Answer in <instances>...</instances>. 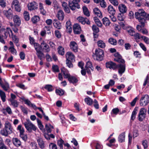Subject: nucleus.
Masks as SVG:
<instances>
[{
	"label": "nucleus",
	"instance_id": "nucleus-1",
	"mask_svg": "<svg viewBox=\"0 0 149 149\" xmlns=\"http://www.w3.org/2000/svg\"><path fill=\"white\" fill-rule=\"evenodd\" d=\"M135 18L138 19L141 25H137L136 29L139 31H141L142 29V28L145 26L146 22V20H149V14L145 12L143 9H139L138 11L135 13Z\"/></svg>",
	"mask_w": 149,
	"mask_h": 149
},
{
	"label": "nucleus",
	"instance_id": "nucleus-2",
	"mask_svg": "<svg viewBox=\"0 0 149 149\" xmlns=\"http://www.w3.org/2000/svg\"><path fill=\"white\" fill-rule=\"evenodd\" d=\"M13 128L10 123L8 121H7L5 124L4 128L0 131V133L3 136H7L9 134L13 133Z\"/></svg>",
	"mask_w": 149,
	"mask_h": 149
},
{
	"label": "nucleus",
	"instance_id": "nucleus-3",
	"mask_svg": "<svg viewBox=\"0 0 149 149\" xmlns=\"http://www.w3.org/2000/svg\"><path fill=\"white\" fill-rule=\"evenodd\" d=\"M149 103V95L147 94L143 95L140 100V105L145 106L147 105Z\"/></svg>",
	"mask_w": 149,
	"mask_h": 149
},
{
	"label": "nucleus",
	"instance_id": "nucleus-4",
	"mask_svg": "<svg viewBox=\"0 0 149 149\" xmlns=\"http://www.w3.org/2000/svg\"><path fill=\"white\" fill-rule=\"evenodd\" d=\"M24 125L27 130L29 132H31V130H33L35 131L36 129V127L33 125L29 120L24 123Z\"/></svg>",
	"mask_w": 149,
	"mask_h": 149
},
{
	"label": "nucleus",
	"instance_id": "nucleus-5",
	"mask_svg": "<svg viewBox=\"0 0 149 149\" xmlns=\"http://www.w3.org/2000/svg\"><path fill=\"white\" fill-rule=\"evenodd\" d=\"M80 0H73L72 2L69 1V5L70 9L72 10H75L76 8L79 9L80 6L78 4Z\"/></svg>",
	"mask_w": 149,
	"mask_h": 149
},
{
	"label": "nucleus",
	"instance_id": "nucleus-6",
	"mask_svg": "<svg viewBox=\"0 0 149 149\" xmlns=\"http://www.w3.org/2000/svg\"><path fill=\"white\" fill-rule=\"evenodd\" d=\"M95 54L97 60L101 61L103 60L104 56V52L102 50L100 49H96L95 51Z\"/></svg>",
	"mask_w": 149,
	"mask_h": 149
},
{
	"label": "nucleus",
	"instance_id": "nucleus-7",
	"mask_svg": "<svg viewBox=\"0 0 149 149\" xmlns=\"http://www.w3.org/2000/svg\"><path fill=\"white\" fill-rule=\"evenodd\" d=\"M3 12L4 15L9 20H11L13 17V12L10 8L8 10H4Z\"/></svg>",
	"mask_w": 149,
	"mask_h": 149
},
{
	"label": "nucleus",
	"instance_id": "nucleus-8",
	"mask_svg": "<svg viewBox=\"0 0 149 149\" xmlns=\"http://www.w3.org/2000/svg\"><path fill=\"white\" fill-rule=\"evenodd\" d=\"M146 109L144 108H142L140 110L139 115V120L140 121H142L146 118Z\"/></svg>",
	"mask_w": 149,
	"mask_h": 149
},
{
	"label": "nucleus",
	"instance_id": "nucleus-9",
	"mask_svg": "<svg viewBox=\"0 0 149 149\" xmlns=\"http://www.w3.org/2000/svg\"><path fill=\"white\" fill-rule=\"evenodd\" d=\"M118 73L120 75H122L123 73L125 71V64L124 63H122V64H119L118 65Z\"/></svg>",
	"mask_w": 149,
	"mask_h": 149
},
{
	"label": "nucleus",
	"instance_id": "nucleus-10",
	"mask_svg": "<svg viewBox=\"0 0 149 149\" xmlns=\"http://www.w3.org/2000/svg\"><path fill=\"white\" fill-rule=\"evenodd\" d=\"M73 29L74 33L76 34H80L81 31L80 26L77 24L74 25L73 26Z\"/></svg>",
	"mask_w": 149,
	"mask_h": 149
},
{
	"label": "nucleus",
	"instance_id": "nucleus-11",
	"mask_svg": "<svg viewBox=\"0 0 149 149\" xmlns=\"http://www.w3.org/2000/svg\"><path fill=\"white\" fill-rule=\"evenodd\" d=\"M114 56L117 58L114 59L115 61L122 63H125V61L122 58L121 56L118 53L115 54Z\"/></svg>",
	"mask_w": 149,
	"mask_h": 149
},
{
	"label": "nucleus",
	"instance_id": "nucleus-12",
	"mask_svg": "<svg viewBox=\"0 0 149 149\" xmlns=\"http://www.w3.org/2000/svg\"><path fill=\"white\" fill-rule=\"evenodd\" d=\"M37 6V3L35 1H32L29 3L28 5L29 10H30L37 9L38 8Z\"/></svg>",
	"mask_w": 149,
	"mask_h": 149
},
{
	"label": "nucleus",
	"instance_id": "nucleus-13",
	"mask_svg": "<svg viewBox=\"0 0 149 149\" xmlns=\"http://www.w3.org/2000/svg\"><path fill=\"white\" fill-rule=\"evenodd\" d=\"M13 21L15 25L17 26H19L21 24V20L19 16L17 15L14 16Z\"/></svg>",
	"mask_w": 149,
	"mask_h": 149
},
{
	"label": "nucleus",
	"instance_id": "nucleus-14",
	"mask_svg": "<svg viewBox=\"0 0 149 149\" xmlns=\"http://www.w3.org/2000/svg\"><path fill=\"white\" fill-rule=\"evenodd\" d=\"M106 66L107 68L112 69L113 70L116 69L118 67V65H116L115 63L112 62L106 63Z\"/></svg>",
	"mask_w": 149,
	"mask_h": 149
},
{
	"label": "nucleus",
	"instance_id": "nucleus-15",
	"mask_svg": "<svg viewBox=\"0 0 149 149\" xmlns=\"http://www.w3.org/2000/svg\"><path fill=\"white\" fill-rule=\"evenodd\" d=\"M4 84L3 83L1 78L0 77V84L3 88L5 91H7L9 88L8 83L4 81Z\"/></svg>",
	"mask_w": 149,
	"mask_h": 149
},
{
	"label": "nucleus",
	"instance_id": "nucleus-16",
	"mask_svg": "<svg viewBox=\"0 0 149 149\" xmlns=\"http://www.w3.org/2000/svg\"><path fill=\"white\" fill-rule=\"evenodd\" d=\"M70 46L71 49L75 52H77L78 47L77 44L74 41L70 42Z\"/></svg>",
	"mask_w": 149,
	"mask_h": 149
},
{
	"label": "nucleus",
	"instance_id": "nucleus-17",
	"mask_svg": "<svg viewBox=\"0 0 149 149\" xmlns=\"http://www.w3.org/2000/svg\"><path fill=\"white\" fill-rule=\"evenodd\" d=\"M56 16L60 20H63L64 17V14L63 11L61 10H60L57 12Z\"/></svg>",
	"mask_w": 149,
	"mask_h": 149
},
{
	"label": "nucleus",
	"instance_id": "nucleus-18",
	"mask_svg": "<svg viewBox=\"0 0 149 149\" xmlns=\"http://www.w3.org/2000/svg\"><path fill=\"white\" fill-rule=\"evenodd\" d=\"M37 141L40 148L41 149H44L45 147V143L42 139L38 137Z\"/></svg>",
	"mask_w": 149,
	"mask_h": 149
},
{
	"label": "nucleus",
	"instance_id": "nucleus-19",
	"mask_svg": "<svg viewBox=\"0 0 149 149\" xmlns=\"http://www.w3.org/2000/svg\"><path fill=\"white\" fill-rule=\"evenodd\" d=\"M66 60H74L75 56L74 54L71 52H68L66 54Z\"/></svg>",
	"mask_w": 149,
	"mask_h": 149
},
{
	"label": "nucleus",
	"instance_id": "nucleus-20",
	"mask_svg": "<svg viewBox=\"0 0 149 149\" xmlns=\"http://www.w3.org/2000/svg\"><path fill=\"white\" fill-rule=\"evenodd\" d=\"M12 142L14 145L17 147L21 145L20 141L16 138H14L13 139Z\"/></svg>",
	"mask_w": 149,
	"mask_h": 149
},
{
	"label": "nucleus",
	"instance_id": "nucleus-21",
	"mask_svg": "<svg viewBox=\"0 0 149 149\" xmlns=\"http://www.w3.org/2000/svg\"><path fill=\"white\" fill-rule=\"evenodd\" d=\"M118 8L120 12L122 14L125 13L127 11V7L124 4H122L119 5Z\"/></svg>",
	"mask_w": 149,
	"mask_h": 149
},
{
	"label": "nucleus",
	"instance_id": "nucleus-22",
	"mask_svg": "<svg viewBox=\"0 0 149 149\" xmlns=\"http://www.w3.org/2000/svg\"><path fill=\"white\" fill-rule=\"evenodd\" d=\"M61 3L62 7L65 11L67 13H69L70 12V10L68 6L67 3L64 1L62 2Z\"/></svg>",
	"mask_w": 149,
	"mask_h": 149
},
{
	"label": "nucleus",
	"instance_id": "nucleus-23",
	"mask_svg": "<svg viewBox=\"0 0 149 149\" xmlns=\"http://www.w3.org/2000/svg\"><path fill=\"white\" fill-rule=\"evenodd\" d=\"M108 11L110 15H114L115 14L116 11L113 8V6L110 5L108 7Z\"/></svg>",
	"mask_w": 149,
	"mask_h": 149
},
{
	"label": "nucleus",
	"instance_id": "nucleus-24",
	"mask_svg": "<svg viewBox=\"0 0 149 149\" xmlns=\"http://www.w3.org/2000/svg\"><path fill=\"white\" fill-rule=\"evenodd\" d=\"M94 14L100 17H102V13L101 11L97 8H95L93 9Z\"/></svg>",
	"mask_w": 149,
	"mask_h": 149
},
{
	"label": "nucleus",
	"instance_id": "nucleus-25",
	"mask_svg": "<svg viewBox=\"0 0 149 149\" xmlns=\"http://www.w3.org/2000/svg\"><path fill=\"white\" fill-rule=\"evenodd\" d=\"M25 103L30 107H32L34 109L36 110L37 109V107L36 105L31 103V102L28 100H24Z\"/></svg>",
	"mask_w": 149,
	"mask_h": 149
},
{
	"label": "nucleus",
	"instance_id": "nucleus-26",
	"mask_svg": "<svg viewBox=\"0 0 149 149\" xmlns=\"http://www.w3.org/2000/svg\"><path fill=\"white\" fill-rule=\"evenodd\" d=\"M36 54L38 57L41 61L42 60V58L44 57L45 55L41 51L36 52Z\"/></svg>",
	"mask_w": 149,
	"mask_h": 149
},
{
	"label": "nucleus",
	"instance_id": "nucleus-27",
	"mask_svg": "<svg viewBox=\"0 0 149 149\" xmlns=\"http://www.w3.org/2000/svg\"><path fill=\"white\" fill-rule=\"evenodd\" d=\"M125 133L123 132L121 133L119 136L118 140L119 142H122L124 141L125 139Z\"/></svg>",
	"mask_w": 149,
	"mask_h": 149
},
{
	"label": "nucleus",
	"instance_id": "nucleus-28",
	"mask_svg": "<svg viewBox=\"0 0 149 149\" xmlns=\"http://www.w3.org/2000/svg\"><path fill=\"white\" fill-rule=\"evenodd\" d=\"M103 23L106 26H109L110 24V22L108 19L105 17L102 19Z\"/></svg>",
	"mask_w": 149,
	"mask_h": 149
},
{
	"label": "nucleus",
	"instance_id": "nucleus-29",
	"mask_svg": "<svg viewBox=\"0 0 149 149\" xmlns=\"http://www.w3.org/2000/svg\"><path fill=\"white\" fill-rule=\"evenodd\" d=\"M58 53L61 55H63L64 54V49L61 46H59L57 48Z\"/></svg>",
	"mask_w": 149,
	"mask_h": 149
},
{
	"label": "nucleus",
	"instance_id": "nucleus-30",
	"mask_svg": "<svg viewBox=\"0 0 149 149\" xmlns=\"http://www.w3.org/2000/svg\"><path fill=\"white\" fill-rule=\"evenodd\" d=\"M41 45H44L43 49L45 51V52L48 53L49 52L50 49L49 46L47 44L45 43L44 41H43L42 43H41Z\"/></svg>",
	"mask_w": 149,
	"mask_h": 149
},
{
	"label": "nucleus",
	"instance_id": "nucleus-31",
	"mask_svg": "<svg viewBox=\"0 0 149 149\" xmlns=\"http://www.w3.org/2000/svg\"><path fill=\"white\" fill-rule=\"evenodd\" d=\"M0 149H8L4 143L2 139L0 137Z\"/></svg>",
	"mask_w": 149,
	"mask_h": 149
},
{
	"label": "nucleus",
	"instance_id": "nucleus-32",
	"mask_svg": "<svg viewBox=\"0 0 149 149\" xmlns=\"http://www.w3.org/2000/svg\"><path fill=\"white\" fill-rule=\"evenodd\" d=\"M45 127L46 130L48 133L51 132L52 131L51 128H53V127L50 124H46L45 125Z\"/></svg>",
	"mask_w": 149,
	"mask_h": 149
},
{
	"label": "nucleus",
	"instance_id": "nucleus-33",
	"mask_svg": "<svg viewBox=\"0 0 149 149\" xmlns=\"http://www.w3.org/2000/svg\"><path fill=\"white\" fill-rule=\"evenodd\" d=\"M33 45L36 51V52L41 51V50L42 48L41 46L38 43H36L34 44Z\"/></svg>",
	"mask_w": 149,
	"mask_h": 149
},
{
	"label": "nucleus",
	"instance_id": "nucleus-34",
	"mask_svg": "<svg viewBox=\"0 0 149 149\" xmlns=\"http://www.w3.org/2000/svg\"><path fill=\"white\" fill-rule=\"evenodd\" d=\"M97 45L99 47L102 48H104L105 47V43L102 40H100L97 42Z\"/></svg>",
	"mask_w": 149,
	"mask_h": 149
},
{
	"label": "nucleus",
	"instance_id": "nucleus-35",
	"mask_svg": "<svg viewBox=\"0 0 149 149\" xmlns=\"http://www.w3.org/2000/svg\"><path fill=\"white\" fill-rule=\"evenodd\" d=\"M0 96L3 102L6 101V95L5 93L1 90H0Z\"/></svg>",
	"mask_w": 149,
	"mask_h": 149
},
{
	"label": "nucleus",
	"instance_id": "nucleus-36",
	"mask_svg": "<svg viewBox=\"0 0 149 149\" xmlns=\"http://www.w3.org/2000/svg\"><path fill=\"white\" fill-rule=\"evenodd\" d=\"M83 10L84 14L87 17L90 15L89 12L86 6H84L83 7Z\"/></svg>",
	"mask_w": 149,
	"mask_h": 149
},
{
	"label": "nucleus",
	"instance_id": "nucleus-37",
	"mask_svg": "<svg viewBox=\"0 0 149 149\" xmlns=\"http://www.w3.org/2000/svg\"><path fill=\"white\" fill-rule=\"evenodd\" d=\"M84 100L86 103L88 105H91L93 104V100L89 97L86 98Z\"/></svg>",
	"mask_w": 149,
	"mask_h": 149
},
{
	"label": "nucleus",
	"instance_id": "nucleus-38",
	"mask_svg": "<svg viewBox=\"0 0 149 149\" xmlns=\"http://www.w3.org/2000/svg\"><path fill=\"white\" fill-rule=\"evenodd\" d=\"M10 101L11 103V104L15 107H17L19 104V102L13 99H10Z\"/></svg>",
	"mask_w": 149,
	"mask_h": 149
},
{
	"label": "nucleus",
	"instance_id": "nucleus-39",
	"mask_svg": "<svg viewBox=\"0 0 149 149\" xmlns=\"http://www.w3.org/2000/svg\"><path fill=\"white\" fill-rule=\"evenodd\" d=\"M64 141L61 138L58 141L57 144L60 147V149H63V144H64Z\"/></svg>",
	"mask_w": 149,
	"mask_h": 149
},
{
	"label": "nucleus",
	"instance_id": "nucleus-40",
	"mask_svg": "<svg viewBox=\"0 0 149 149\" xmlns=\"http://www.w3.org/2000/svg\"><path fill=\"white\" fill-rule=\"evenodd\" d=\"M68 81L70 83H76L78 81L77 79L75 77L71 76L69 78Z\"/></svg>",
	"mask_w": 149,
	"mask_h": 149
},
{
	"label": "nucleus",
	"instance_id": "nucleus-41",
	"mask_svg": "<svg viewBox=\"0 0 149 149\" xmlns=\"http://www.w3.org/2000/svg\"><path fill=\"white\" fill-rule=\"evenodd\" d=\"M40 20V18L38 16H35L32 17L31 20L32 22L35 24L38 22Z\"/></svg>",
	"mask_w": 149,
	"mask_h": 149
},
{
	"label": "nucleus",
	"instance_id": "nucleus-42",
	"mask_svg": "<svg viewBox=\"0 0 149 149\" xmlns=\"http://www.w3.org/2000/svg\"><path fill=\"white\" fill-rule=\"evenodd\" d=\"M85 68H90L92 71L94 69L92 66L91 63L90 61H88L87 62L85 66Z\"/></svg>",
	"mask_w": 149,
	"mask_h": 149
},
{
	"label": "nucleus",
	"instance_id": "nucleus-43",
	"mask_svg": "<svg viewBox=\"0 0 149 149\" xmlns=\"http://www.w3.org/2000/svg\"><path fill=\"white\" fill-rule=\"evenodd\" d=\"M24 16L25 19L26 21H28L30 19V16L29 13L26 11H25L24 13Z\"/></svg>",
	"mask_w": 149,
	"mask_h": 149
},
{
	"label": "nucleus",
	"instance_id": "nucleus-44",
	"mask_svg": "<svg viewBox=\"0 0 149 149\" xmlns=\"http://www.w3.org/2000/svg\"><path fill=\"white\" fill-rule=\"evenodd\" d=\"M109 42L111 44L116 45L117 44V41L115 39L113 38H110L109 40Z\"/></svg>",
	"mask_w": 149,
	"mask_h": 149
},
{
	"label": "nucleus",
	"instance_id": "nucleus-45",
	"mask_svg": "<svg viewBox=\"0 0 149 149\" xmlns=\"http://www.w3.org/2000/svg\"><path fill=\"white\" fill-rule=\"evenodd\" d=\"M9 37L10 38H12L13 40L15 42V43H17L18 42V40L17 37L15 36H13V33H12H12L11 34H9Z\"/></svg>",
	"mask_w": 149,
	"mask_h": 149
},
{
	"label": "nucleus",
	"instance_id": "nucleus-46",
	"mask_svg": "<svg viewBox=\"0 0 149 149\" xmlns=\"http://www.w3.org/2000/svg\"><path fill=\"white\" fill-rule=\"evenodd\" d=\"M56 93L60 96L63 95L64 94V92L61 89H56Z\"/></svg>",
	"mask_w": 149,
	"mask_h": 149
},
{
	"label": "nucleus",
	"instance_id": "nucleus-47",
	"mask_svg": "<svg viewBox=\"0 0 149 149\" xmlns=\"http://www.w3.org/2000/svg\"><path fill=\"white\" fill-rule=\"evenodd\" d=\"M17 129L19 130L20 132V134H24V131L23 128L22 127V125H18L17 127Z\"/></svg>",
	"mask_w": 149,
	"mask_h": 149
},
{
	"label": "nucleus",
	"instance_id": "nucleus-48",
	"mask_svg": "<svg viewBox=\"0 0 149 149\" xmlns=\"http://www.w3.org/2000/svg\"><path fill=\"white\" fill-rule=\"evenodd\" d=\"M137 110L136 109H134V111L132 112L131 119L132 120H133L135 118V116L137 113Z\"/></svg>",
	"mask_w": 149,
	"mask_h": 149
},
{
	"label": "nucleus",
	"instance_id": "nucleus-49",
	"mask_svg": "<svg viewBox=\"0 0 149 149\" xmlns=\"http://www.w3.org/2000/svg\"><path fill=\"white\" fill-rule=\"evenodd\" d=\"M3 32H4V35L3 37L5 39H6L7 38L8 34H9H9H10V33L9 31H8V30H6L5 29H4V30L3 31Z\"/></svg>",
	"mask_w": 149,
	"mask_h": 149
},
{
	"label": "nucleus",
	"instance_id": "nucleus-50",
	"mask_svg": "<svg viewBox=\"0 0 149 149\" xmlns=\"http://www.w3.org/2000/svg\"><path fill=\"white\" fill-rule=\"evenodd\" d=\"M20 137L24 140V141H26L28 139V137L26 134H22L19 135Z\"/></svg>",
	"mask_w": 149,
	"mask_h": 149
},
{
	"label": "nucleus",
	"instance_id": "nucleus-51",
	"mask_svg": "<svg viewBox=\"0 0 149 149\" xmlns=\"http://www.w3.org/2000/svg\"><path fill=\"white\" fill-rule=\"evenodd\" d=\"M53 24L54 26L57 28L58 29H61V24L59 22H54Z\"/></svg>",
	"mask_w": 149,
	"mask_h": 149
},
{
	"label": "nucleus",
	"instance_id": "nucleus-52",
	"mask_svg": "<svg viewBox=\"0 0 149 149\" xmlns=\"http://www.w3.org/2000/svg\"><path fill=\"white\" fill-rule=\"evenodd\" d=\"M77 20H79L80 22H81L82 24H85V22H84L85 20V18H84L82 17H79L77 19Z\"/></svg>",
	"mask_w": 149,
	"mask_h": 149
},
{
	"label": "nucleus",
	"instance_id": "nucleus-53",
	"mask_svg": "<svg viewBox=\"0 0 149 149\" xmlns=\"http://www.w3.org/2000/svg\"><path fill=\"white\" fill-rule=\"evenodd\" d=\"M92 29L94 33H97L99 31V29L98 27L95 25H93L92 27Z\"/></svg>",
	"mask_w": 149,
	"mask_h": 149
},
{
	"label": "nucleus",
	"instance_id": "nucleus-54",
	"mask_svg": "<svg viewBox=\"0 0 149 149\" xmlns=\"http://www.w3.org/2000/svg\"><path fill=\"white\" fill-rule=\"evenodd\" d=\"M52 69L54 72H59L58 66L57 65H53L52 66Z\"/></svg>",
	"mask_w": 149,
	"mask_h": 149
},
{
	"label": "nucleus",
	"instance_id": "nucleus-55",
	"mask_svg": "<svg viewBox=\"0 0 149 149\" xmlns=\"http://www.w3.org/2000/svg\"><path fill=\"white\" fill-rule=\"evenodd\" d=\"M100 5L103 8H105L106 7V3L104 0H100Z\"/></svg>",
	"mask_w": 149,
	"mask_h": 149
},
{
	"label": "nucleus",
	"instance_id": "nucleus-56",
	"mask_svg": "<svg viewBox=\"0 0 149 149\" xmlns=\"http://www.w3.org/2000/svg\"><path fill=\"white\" fill-rule=\"evenodd\" d=\"M110 2L114 6H117L118 2L117 0H109Z\"/></svg>",
	"mask_w": 149,
	"mask_h": 149
},
{
	"label": "nucleus",
	"instance_id": "nucleus-57",
	"mask_svg": "<svg viewBox=\"0 0 149 149\" xmlns=\"http://www.w3.org/2000/svg\"><path fill=\"white\" fill-rule=\"evenodd\" d=\"M45 88L49 91H51L52 90V86L50 85H46L45 86Z\"/></svg>",
	"mask_w": 149,
	"mask_h": 149
},
{
	"label": "nucleus",
	"instance_id": "nucleus-58",
	"mask_svg": "<svg viewBox=\"0 0 149 149\" xmlns=\"http://www.w3.org/2000/svg\"><path fill=\"white\" fill-rule=\"evenodd\" d=\"M141 38L143 39L146 44H149V38H148L144 36H141Z\"/></svg>",
	"mask_w": 149,
	"mask_h": 149
},
{
	"label": "nucleus",
	"instance_id": "nucleus-59",
	"mask_svg": "<svg viewBox=\"0 0 149 149\" xmlns=\"http://www.w3.org/2000/svg\"><path fill=\"white\" fill-rule=\"evenodd\" d=\"M0 6L2 8L6 6V3L4 0H0Z\"/></svg>",
	"mask_w": 149,
	"mask_h": 149
},
{
	"label": "nucleus",
	"instance_id": "nucleus-60",
	"mask_svg": "<svg viewBox=\"0 0 149 149\" xmlns=\"http://www.w3.org/2000/svg\"><path fill=\"white\" fill-rule=\"evenodd\" d=\"M66 63L69 68H72L73 66L70 60H66Z\"/></svg>",
	"mask_w": 149,
	"mask_h": 149
},
{
	"label": "nucleus",
	"instance_id": "nucleus-61",
	"mask_svg": "<svg viewBox=\"0 0 149 149\" xmlns=\"http://www.w3.org/2000/svg\"><path fill=\"white\" fill-rule=\"evenodd\" d=\"M133 36L134 37V39L136 40V41H137V40L140 39L141 37L139 33H135Z\"/></svg>",
	"mask_w": 149,
	"mask_h": 149
},
{
	"label": "nucleus",
	"instance_id": "nucleus-62",
	"mask_svg": "<svg viewBox=\"0 0 149 149\" xmlns=\"http://www.w3.org/2000/svg\"><path fill=\"white\" fill-rule=\"evenodd\" d=\"M9 50L11 53L14 54L16 55L17 53V51L16 49L14 48V47H10L9 48Z\"/></svg>",
	"mask_w": 149,
	"mask_h": 149
},
{
	"label": "nucleus",
	"instance_id": "nucleus-63",
	"mask_svg": "<svg viewBox=\"0 0 149 149\" xmlns=\"http://www.w3.org/2000/svg\"><path fill=\"white\" fill-rule=\"evenodd\" d=\"M19 4H20V3L17 0H14L12 3V6L14 7Z\"/></svg>",
	"mask_w": 149,
	"mask_h": 149
},
{
	"label": "nucleus",
	"instance_id": "nucleus-64",
	"mask_svg": "<svg viewBox=\"0 0 149 149\" xmlns=\"http://www.w3.org/2000/svg\"><path fill=\"white\" fill-rule=\"evenodd\" d=\"M127 31L130 35L132 36H133L135 33V32L134 31V30H133L132 29H130L129 30H128Z\"/></svg>",
	"mask_w": 149,
	"mask_h": 149
}]
</instances>
